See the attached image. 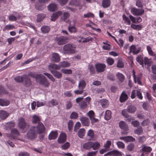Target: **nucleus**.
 Instances as JSON below:
<instances>
[{
  "mask_svg": "<svg viewBox=\"0 0 156 156\" xmlns=\"http://www.w3.org/2000/svg\"><path fill=\"white\" fill-rule=\"evenodd\" d=\"M30 76L33 78H35L37 82H38L41 84L43 85L45 87H48L49 83L45 76L42 74H35L31 73Z\"/></svg>",
  "mask_w": 156,
  "mask_h": 156,
  "instance_id": "obj_1",
  "label": "nucleus"
},
{
  "mask_svg": "<svg viewBox=\"0 0 156 156\" xmlns=\"http://www.w3.org/2000/svg\"><path fill=\"white\" fill-rule=\"evenodd\" d=\"M100 146V144L98 142L89 141L84 144L83 148L86 150H90L92 148L93 150H98Z\"/></svg>",
  "mask_w": 156,
  "mask_h": 156,
  "instance_id": "obj_2",
  "label": "nucleus"
},
{
  "mask_svg": "<svg viewBox=\"0 0 156 156\" xmlns=\"http://www.w3.org/2000/svg\"><path fill=\"white\" fill-rule=\"evenodd\" d=\"M63 51L66 54H75L76 51V46L70 44H66L63 47Z\"/></svg>",
  "mask_w": 156,
  "mask_h": 156,
  "instance_id": "obj_3",
  "label": "nucleus"
},
{
  "mask_svg": "<svg viewBox=\"0 0 156 156\" xmlns=\"http://www.w3.org/2000/svg\"><path fill=\"white\" fill-rule=\"evenodd\" d=\"M14 80L17 82L21 83L24 82L27 86H30L31 83L30 79L28 76L23 75L22 76H17L15 77Z\"/></svg>",
  "mask_w": 156,
  "mask_h": 156,
  "instance_id": "obj_4",
  "label": "nucleus"
},
{
  "mask_svg": "<svg viewBox=\"0 0 156 156\" xmlns=\"http://www.w3.org/2000/svg\"><path fill=\"white\" fill-rule=\"evenodd\" d=\"M68 38L67 37L63 36L57 37L55 41L59 45H62L65 44L67 42Z\"/></svg>",
  "mask_w": 156,
  "mask_h": 156,
  "instance_id": "obj_5",
  "label": "nucleus"
},
{
  "mask_svg": "<svg viewBox=\"0 0 156 156\" xmlns=\"http://www.w3.org/2000/svg\"><path fill=\"white\" fill-rule=\"evenodd\" d=\"M131 12L133 15L140 16L144 14V11L143 9H138L135 7H132L130 9Z\"/></svg>",
  "mask_w": 156,
  "mask_h": 156,
  "instance_id": "obj_6",
  "label": "nucleus"
},
{
  "mask_svg": "<svg viewBox=\"0 0 156 156\" xmlns=\"http://www.w3.org/2000/svg\"><path fill=\"white\" fill-rule=\"evenodd\" d=\"M18 126L20 129L22 130L27 129L29 127V125L27 124L23 118H20L19 119Z\"/></svg>",
  "mask_w": 156,
  "mask_h": 156,
  "instance_id": "obj_7",
  "label": "nucleus"
},
{
  "mask_svg": "<svg viewBox=\"0 0 156 156\" xmlns=\"http://www.w3.org/2000/svg\"><path fill=\"white\" fill-rule=\"evenodd\" d=\"M49 0H39L38 3L37 4L35 5L37 9L39 10H43L45 7V5L44 4L47 2Z\"/></svg>",
  "mask_w": 156,
  "mask_h": 156,
  "instance_id": "obj_8",
  "label": "nucleus"
},
{
  "mask_svg": "<svg viewBox=\"0 0 156 156\" xmlns=\"http://www.w3.org/2000/svg\"><path fill=\"white\" fill-rule=\"evenodd\" d=\"M95 66L97 72L98 73L104 72L106 68L105 64L98 63L95 64Z\"/></svg>",
  "mask_w": 156,
  "mask_h": 156,
  "instance_id": "obj_9",
  "label": "nucleus"
},
{
  "mask_svg": "<svg viewBox=\"0 0 156 156\" xmlns=\"http://www.w3.org/2000/svg\"><path fill=\"white\" fill-rule=\"evenodd\" d=\"M136 95L138 98L140 99H142L143 98V96L140 91L139 90H135L132 91L131 95V98L132 99L134 98Z\"/></svg>",
  "mask_w": 156,
  "mask_h": 156,
  "instance_id": "obj_10",
  "label": "nucleus"
},
{
  "mask_svg": "<svg viewBox=\"0 0 156 156\" xmlns=\"http://www.w3.org/2000/svg\"><path fill=\"white\" fill-rule=\"evenodd\" d=\"M133 77L135 83H137L139 84L142 85V83L141 82V75L140 74L136 76L135 74V72L134 70H133Z\"/></svg>",
  "mask_w": 156,
  "mask_h": 156,
  "instance_id": "obj_11",
  "label": "nucleus"
},
{
  "mask_svg": "<svg viewBox=\"0 0 156 156\" xmlns=\"http://www.w3.org/2000/svg\"><path fill=\"white\" fill-rule=\"evenodd\" d=\"M140 49L141 48L140 47L132 45L130 47L129 53L132 52L133 54H137L140 52Z\"/></svg>",
  "mask_w": 156,
  "mask_h": 156,
  "instance_id": "obj_12",
  "label": "nucleus"
},
{
  "mask_svg": "<svg viewBox=\"0 0 156 156\" xmlns=\"http://www.w3.org/2000/svg\"><path fill=\"white\" fill-rule=\"evenodd\" d=\"M36 129V132L38 133H41L44 132L45 129L44 125L41 122L38 123Z\"/></svg>",
  "mask_w": 156,
  "mask_h": 156,
  "instance_id": "obj_13",
  "label": "nucleus"
},
{
  "mask_svg": "<svg viewBox=\"0 0 156 156\" xmlns=\"http://www.w3.org/2000/svg\"><path fill=\"white\" fill-rule=\"evenodd\" d=\"M87 115L90 118L91 120V122L92 123L97 122L98 121V119L95 118L94 113L93 111H90L87 113Z\"/></svg>",
  "mask_w": 156,
  "mask_h": 156,
  "instance_id": "obj_14",
  "label": "nucleus"
},
{
  "mask_svg": "<svg viewBox=\"0 0 156 156\" xmlns=\"http://www.w3.org/2000/svg\"><path fill=\"white\" fill-rule=\"evenodd\" d=\"M108 155H114V156H121L122 155L121 152L113 150L112 151H109L105 154V156Z\"/></svg>",
  "mask_w": 156,
  "mask_h": 156,
  "instance_id": "obj_15",
  "label": "nucleus"
},
{
  "mask_svg": "<svg viewBox=\"0 0 156 156\" xmlns=\"http://www.w3.org/2000/svg\"><path fill=\"white\" fill-rule=\"evenodd\" d=\"M51 60L52 62L58 63L60 60V57L58 53H53L52 54Z\"/></svg>",
  "mask_w": 156,
  "mask_h": 156,
  "instance_id": "obj_16",
  "label": "nucleus"
},
{
  "mask_svg": "<svg viewBox=\"0 0 156 156\" xmlns=\"http://www.w3.org/2000/svg\"><path fill=\"white\" fill-rule=\"evenodd\" d=\"M80 120L83 126H89L90 122L87 118L83 116H82L80 118Z\"/></svg>",
  "mask_w": 156,
  "mask_h": 156,
  "instance_id": "obj_17",
  "label": "nucleus"
},
{
  "mask_svg": "<svg viewBox=\"0 0 156 156\" xmlns=\"http://www.w3.org/2000/svg\"><path fill=\"white\" fill-rule=\"evenodd\" d=\"M119 127L124 131H127L128 130V127L127 124L124 121H121L119 123Z\"/></svg>",
  "mask_w": 156,
  "mask_h": 156,
  "instance_id": "obj_18",
  "label": "nucleus"
},
{
  "mask_svg": "<svg viewBox=\"0 0 156 156\" xmlns=\"http://www.w3.org/2000/svg\"><path fill=\"white\" fill-rule=\"evenodd\" d=\"M48 69L50 71L51 73V71H55L54 70H59L60 67L59 64L57 65L54 64H50L48 66Z\"/></svg>",
  "mask_w": 156,
  "mask_h": 156,
  "instance_id": "obj_19",
  "label": "nucleus"
},
{
  "mask_svg": "<svg viewBox=\"0 0 156 156\" xmlns=\"http://www.w3.org/2000/svg\"><path fill=\"white\" fill-rule=\"evenodd\" d=\"M57 8V5L54 3H51L48 6V9L50 12H53L56 10Z\"/></svg>",
  "mask_w": 156,
  "mask_h": 156,
  "instance_id": "obj_20",
  "label": "nucleus"
},
{
  "mask_svg": "<svg viewBox=\"0 0 156 156\" xmlns=\"http://www.w3.org/2000/svg\"><path fill=\"white\" fill-rule=\"evenodd\" d=\"M62 13L61 11H58L54 13L51 17V20L52 21H55Z\"/></svg>",
  "mask_w": 156,
  "mask_h": 156,
  "instance_id": "obj_21",
  "label": "nucleus"
},
{
  "mask_svg": "<svg viewBox=\"0 0 156 156\" xmlns=\"http://www.w3.org/2000/svg\"><path fill=\"white\" fill-rule=\"evenodd\" d=\"M12 139H13L14 140L16 139L20 140L22 141H23L25 142H27V141H25V140L23 139H20V138H17V137H12V138H11L10 140H9L8 141H7V144L12 147H13L14 146V143L11 141V140Z\"/></svg>",
  "mask_w": 156,
  "mask_h": 156,
  "instance_id": "obj_22",
  "label": "nucleus"
},
{
  "mask_svg": "<svg viewBox=\"0 0 156 156\" xmlns=\"http://www.w3.org/2000/svg\"><path fill=\"white\" fill-rule=\"evenodd\" d=\"M142 148L141 151L142 152H145L148 154L151 152L152 150V148L150 147H147L145 145L142 146Z\"/></svg>",
  "mask_w": 156,
  "mask_h": 156,
  "instance_id": "obj_23",
  "label": "nucleus"
},
{
  "mask_svg": "<svg viewBox=\"0 0 156 156\" xmlns=\"http://www.w3.org/2000/svg\"><path fill=\"white\" fill-rule=\"evenodd\" d=\"M86 83L83 80H80L79 83L78 88L79 89L84 90L86 86Z\"/></svg>",
  "mask_w": 156,
  "mask_h": 156,
  "instance_id": "obj_24",
  "label": "nucleus"
},
{
  "mask_svg": "<svg viewBox=\"0 0 156 156\" xmlns=\"http://www.w3.org/2000/svg\"><path fill=\"white\" fill-rule=\"evenodd\" d=\"M9 114L6 111H0V118L2 119H5L9 116Z\"/></svg>",
  "mask_w": 156,
  "mask_h": 156,
  "instance_id": "obj_25",
  "label": "nucleus"
},
{
  "mask_svg": "<svg viewBox=\"0 0 156 156\" xmlns=\"http://www.w3.org/2000/svg\"><path fill=\"white\" fill-rule=\"evenodd\" d=\"M128 95L125 92H123L120 98V101L121 102H123L128 99Z\"/></svg>",
  "mask_w": 156,
  "mask_h": 156,
  "instance_id": "obj_26",
  "label": "nucleus"
},
{
  "mask_svg": "<svg viewBox=\"0 0 156 156\" xmlns=\"http://www.w3.org/2000/svg\"><path fill=\"white\" fill-rule=\"evenodd\" d=\"M59 66L60 69L61 68H65L69 67L70 66V63L67 61H63L59 63Z\"/></svg>",
  "mask_w": 156,
  "mask_h": 156,
  "instance_id": "obj_27",
  "label": "nucleus"
},
{
  "mask_svg": "<svg viewBox=\"0 0 156 156\" xmlns=\"http://www.w3.org/2000/svg\"><path fill=\"white\" fill-rule=\"evenodd\" d=\"M53 76L58 79L61 78L62 76V74L57 71H51V73Z\"/></svg>",
  "mask_w": 156,
  "mask_h": 156,
  "instance_id": "obj_28",
  "label": "nucleus"
},
{
  "mask_svg": "<svg viewBox=\"0 0 156 156\" xmlns=\"http://www.w3.org/2000/svg\"><path fill=\"white\" fill-rule=\"evenodd\" d=\"M101 105L103 108H106L108 105V101L105 99H103L100 100Z\"/></svg>",
  "mask_w": 156,
  "mask_h": 156,
  "instance_id": "obj_29",
  "label": "nucleus"
},
{
  "mask_svg": "<svg viewBox=\"0 0 156 156\" xmlns=\"http://www.w3.org/2000/svg\"><path fill=\"white\" fill-rule=\"evenodd\" d=\"M111 4L110 0H103L102 2V6L104 8H107L109 7Z\"/></svg>",
  "mask_w": 156,
  "mask_h": 156,
  "instance_id": "obj_30",
  "label": "nucleus"
},
{
  "mask_svg": "<svg viewBox=\"0 0 156 156\" xmlns=\"http://www.w3.org/2000/svg\"><path fill=\"white\" fill-rule=\"evenodd\" d=\"M120 139L123 140L126 142H133L135 140V139L133 137H120Z\"/></svg>",
  "mask_w": 156,
  "mask_h": 156,
  "instance_id": "obj_31",
  "label": "nucleus"
},
{
  "mask_svg": "<svg viewBox=\"0 0 156 156\" xmlns=\"http://www.w3.org/2000/svg\"><path fill=\"white\" fill-rule=\"evenodd\" d=\"M136 108L135 106L133 105L129 106L127 108V111L130 113H134L136 110Z\"/></svg>",
  "mask_w": 156,
  "mask_h": 156,
  "instance_id": "obj_32",
  "label": "nucleus"
},
{
  "mask_svg": "<svg viewBox=\"0 0 156 156\" xmlns=\"http://www.w3.org/2000/svg\"><path fill=\"white\" fill-rule=\"evenodd\" d=\"M111 112L109 110H107L105 112L104 118L107 120H109L111 118Z\"/></svg>",
  "mask_w": 156,
  "mask_h": 156,
  "instance_id": "obj_33",
  "label": "nucleus"
},
{
  "mask_svg": "<svg viewBox=\"0 0 156 156\" xmlns=\"http://www.w3.org/2000/svg\"><path fill=\"white\" fill-rule=\"evenodd\" d=\"M20 16L18 15L16 16H14L13 15H11L9 16V20L12 21H16L17 20L19 19L20 18Z\"/></svg>",
  "mask_w": 156,
  "mask_h": 156,
  "instance_id": "obj_34",
  "label": "nucleus"
},
{
  "mask_svg": "<svg viewBox=\"0 0 156 156\" xmlns=\"http://www.w3.org/2000/svg\"><path fill=\"white\" fill-rule=\"evenodd\" d=\"M9 101L6 100L0 99V105L3 106H7L9 105Z\"/></svg>",
  "mask_w": 156,
  "mask_h": 156,
  "instance_id": "obj_35",
  "label": "nucleus"
},
{
  "mask_svg": "<svg viewBox=\"0 0 156 156\" xmlns=\"http://www.w3.org/2000/svg\"><path fill=\"white\" fill-rule=\"evenodd\" d=\"M116 75L117 78L121 82H123L124 80L125 76L122 74L118 73H117Z\"/></svg>",
  "mask_w": 156,
  "mask_h": 156,
  "instance_id": "obj_36",
  "label": "nucleus"
},
{
  "mask_svg": "<svg viewBox=\"0 0 156 156\" xmlns=\"http://www.w3.org/2000/svg\"><path fill=\"white\" fill-rule=\"evenodd\" d=\"M50 28L49 26H43L41 28V30L43 33H47L50 30Z\"/></svg>",
  "mask_w": 156,
  "mask_h": 156,
  "instance_id": "obj_37",
  "label": "nucleus"
},
{
  "mask_svg": "<svg viewBox=\"0 0 156 156\" xmlns=\"http://www.w3.org/2000/svg\"><path fill=\"white\" fill-rule=\"evenodd\" d=\"M46 15L44 14H40L37 15V21L40 22L45 18Z\"/></svg>",
  "mask_w": 156,
  "mask_h": 156,
  "instance_id": "obj_38",
  "label": "nucleus"
},
{
  "mask_svg": "<svg viewBox=\"0 0 156 156\" xmlns=\"http://www.w3.org/2000/svg\"><path fill=\"white\" fill-rule=\"evenodd\" d=\"M131 27L134 29L138 30H140L142 27L141 25H135L133 23L131 24Z\"/></svg>",
  "mask_w": 156,
  "mask_h": 156,
  "instance_id": "obj_39",
  "label": "nucleus"
},
{
  "mask_svg": "<svg viewBox=\"0 0 156 156\" xmlns=\"http://www.w3.org/2000/svg\"><path fill=\"white\" fill-rule=\"evenodd\" d=\"M40 121V118L39 117L36 115H34L33 116L32 122L34 123H36Z\"/></svg>",
  "mask_w": 156,
  "mask_h": 156,
  "instance_id": "obj_40",
  "label": "nucleus"
},
{
  "mask_svg": "<svg viewBox=\"0 0 156 156\" xmlns=\"http://www.w3.org/2000/svg\"><path fill=\"white\" fill-rule=\"evenodd\" d=\"M136 60L137 62L142 66L144 65V60L143 58L140 55H139L136 58Z\"/></svg>",
  "mask_w": 156,
  "mask_h": 156,
  "instance_id": "obj_41",
  "label": "nucleus"
},
{
  "mask_svg": "<svg viewBox=\"0 0 156 156\" xmlns=\"http://www.w3.org/2000/svg\"><path fill=\"white\" fill-rule=\"evenodd\" d=\"M85 133V131L84 129L81 128L78 131V134L79 136H83Z\"/></svg>",
  "mask_w": 156,
  "mask_h": 156,
  "instance_id": "obj_42",
  "label": "nucleus"
},
{
  "mask_svg": "<svg viewBox=\"0 0 156 156\" xmlns=\"http://www.w3.org/2000/svg\"><path fill=\"white\" fill-rule=\"evenodd\" d=\"M122 18L123 20L125 21V23L127 25H130L131 23V21L129 19L126 17L125 15H122Z\"/></svg>",
  "mask_w": 156,
  "mask_h": 156,
  "instance_id": "obj_43",
  "label": "nucleus"
},
{
  "mask_svg": "<svg viewBox=\"0 0 156 156\" xmlns=\"http://www.w3.org/2000/svg\"><path fill=\"white\" fill-rule=\"evenodd\" d=\"M69 31L71 33H75L77 31V29L74 26H71L70 24V26L68 28Z\"/></svg>",
  "mask_w": 156,
  "mask_h": 156,
  "instance_id": "obj_44",
  "label": "nucleus"
},
{
  "mask_svg": "<svg viewBox=\"0 0 156 156\" xmlns=\"http://www.w3.org/2000/svg\"><path fill=\"white\" fill-rule=\"evenodd\" d=\"M61 71L63 73L66 74H70L72 73V71L70 69H63Z\"/></svg>",
  "mask_w": 156,
  "mask_h": 156,
  "instance_id": "obj_45",
  "label": "nucleus"
},
{
  "mask_svg": "<svg viewBox=\"0 0 156 156\" xmlns=\"http://www.w3.org/2000/svg\"><path fill=\"white\" fill-rule=\"evenodd\" d=\"M79 105L81 108L84 109L87 107V105L85 102L83 101H81L80 103H79Z\"/></svg>",
  "mask_w": 156,
  "mask_h": 156,
  "instance_id": "obj_46",
  "label": "nucleus"
},
{
  "mask_svg": "<svg viewBox=\"0 0 156 156\" xmlns=\"http://www.w3.org/2000/svg\"><path fill=\"white\" fill-rule=\"evenodd\" d=\"M147 49L149 55L152 56H154L155 55L154 53L152 51L151 47L150 46H147Z\"/></svg>",
  "mask_w": 156,
  "mask_h": 156,
  "instance_id": "obj_47",
  "label": "nucleus"
},
{
  "mask_svg": "<svg viewBox=\"0 0 156 156\" xmlns=\"http://www.w3.org/2000/svg\"><path fill=\"white\" fill-rule=\"evenodd\" d=\"M143 129L142 127L141 126H139L138 129H136L134 130V133L137 134H141L143 133Z\"/></svg>",
  "mask_w": 156,
  "mask_h": 156,
  "instance_id": "obj_48",
  "label": "nucleus"
},
{
  "mask_svg": "<svg viewBox=\"0 0 156 156\" xmlns=\"http://www.w3.org/2000/svg\"><path fill=\"white\" fill-rule=\"evenodd\" d=\"M44 74L49 79H50L52 82L55 81V79L51 74L48 73H44Z\"/></svg>",
  "mask_w": 156,
  "mask_h": 156,
  "instance_id": "obj_49",
  "label": "nucleus"
},
{
  "mask_svg": "<svg viewBox=\"0 0 156 156\" xmlns=\"http://www.w3.org/2000/svg\"><path fill=\"white\" fill-rule=\"evenodd\" d=\"M78 114L75 112H73L70 115V118L71 119H76L78 118Z\"/></svg>",
  "mask_w": 156,
  "mask_h": 156,
  "instance_id": "obj_50",
  "label": "nucleus"
},
{
  "mask_svg": "<svg viewBox=\"0 0 156 156\" xmlns=\"http://www.w3.org/2000/svg\"><path fill=\"white\" fill-rule=\"evenodd\" d=\"M66 137H59L58 139V142L59 144H62L65 142L66 140Z\"/></svg>",
  "mask_w": 156,
  "mask_h": 156,
  "instance_id": "obj_51",
  "label": "nucleus"
},
{
  "mask_svg": "<svg viewBox=\"0 0 156 156\" xmlns=\"http://www.w3.org/2000/svg\"><path fill=\"white\" fill-rule=\"evenodd\" d=\"M58 133L57 130H53L51 131L49 135L48 136H57Z\"/></svg>",
  "mask_w": 156,
  "mask_h": 156,
  "instance_id": "obj_52",
  "label": "nucleus"
},
{
  "mask_svg": "<svg viewBox=\"0 0 156 156\" xmlns=\"http://www.w3.org/2000/svg\"><path fill=\"white\" fill-rule=\"evenodd\" d=\"M73 123L72 120H69L68 123V127L69 130L70 131L72 130L73 128Z\"/></svg>",
  "mask_w": 156,
  "mask_h": 156,
  "instance_id": "obj_53",
  "label": "nucleus"
},
{
  "mask_svg": "<svg viewBox=\"0 0 156 156\" xmlns=\"http://www.w3.org/2000/svg\"><path fill=\"white\" fill-rule=\"evenodd\" d=\"M116 144L118 147L119 148L123 149L125 147L124 144L122 142L118 141L117 142Z\"/></svg>",
  "mask_w": 156,
  "mask_h": 156,
  "instance_id": "obj_54",
  "label": "nucleus"
},
{
  "mask_svg": "<svg viewBox=\"0 0 156 156\" xmlns=\"http://www.w3.org/2000/svg\"><path fill=\"white\" fill-rule=\"evenodd\" d=\"M66 109H70L72 106V102L69 101H67L66 102Z\"/></svg>",
  "mask_w": 156,
  "mask_h": 156,
  "instance_id": "obj_55",
  "label": "nucleus"
},
{
  "mask_svg": "<svg viewBox=\"0 0 156 156\" xmlns=\"http://www.w3.org/2000/svg\"><path fill=\"white\" fill-rule=\"evenodd\" d=\"M111 145V142L110 141H107L106 143L104 144V147L109 150V148Z\"/></svg>",
  "mask_w": 156,
  "mask_h": 156,
  "instance_id": "obj_56",
  "label": "nucleus"
},
{
  "mask_svg": "<svg viewBox=\"0 0 156 156\" xmlns=\"http://www.w3.org/2000/svg\"><path fill=\"white\" fill-rule=\"evenodd\" d=\"M69 14L68 12H64L63 13L64 20L66 22L68 21L67 19L69 16Z\"/></svg>",
  "mask_w": 156,
  "mask_h": 156,
  "instance_id": "obj_57",
  "label": "nucleus"
},
{
  "mask_svg": "<svg viewBox=\"0 0 156 156\" xmlns=\"http://www.w3.org/2000/svg\"><path fill=\"white\" fill-rule=\"evenodd\" d=\"M15 28V26L12 24L8 25L5 27V29L7 30H12Z\"/></svg>",
  "mask_w": 156,
  "mask_h": 156,
  "instance_id": "obj_58",
  "label": "nucleus"
},
{
  "mask_svg": "<svg viewBox=\"0 0 156 156\" xmlns=\"http://www.w3.org/2000/svg\"><path fill=\"white\" fill-rule=\"evenodd\" d=\"M81 126V124L80 122H77L75 125L74 131L76 132L78 129Z\"/></svg>",
  "mask_w": 156,
  "mask_h": 156,
  "instance_id": "obj_59",
  "label": "nucleus"
},
{
  "mask_svg": "<svg viewBox=\"0 0 156 156\" xmlns=\"http://www.w3.org/2000/svg\"><path fill=\"white\" fill-rule=\"evenodd\" d=\"M107 62L108 65H112L114 62V60L112 58H108L106 60Z\"/></svg>",
  "mask_w": 156,
  "mask_h": 156,
  "instance_id": "obj_60",
  "label": "nucleus"
},
{
  "mask_svg": "<svg viewBox=\"0 0 156 156\" xmlns=\"http://www.w3.org/2000/svg\"><path fill=\"white\" fill-rule=\"evenodd\" d=\"M70 145L69 143L67 142L62 146V149L66 150L69 147Z\"/></svg>",
  "mask_w": 156,
  "mask_h": 156,
  "instance_id": "obj_61",
  "label": "nucleus"
},
{
  "mask_svg": "<svg viewBox=\"0 0 156 156\" xmlns=\"http://www.w3.org/2000/svg\"><path fill=\"white\" fill-rule=\"evenodd\" d=\"M134 144L133 143H131L127 146V148L128 151H131L134 148Z\"/></svg>",
  "mask_w": 156,
  "mask_h": 156,
  "instance_id": "obj_62",
  "label": "nucleus"
},
{
  "mask_svg": "<svg viewBox=\"0 0 156 156\" xmlns=\"http://www.w3.org/2000/svg\"><path fill=\"white\" fill-rule=\"evenodd\" d=\"M19 156H30V154L27 152H21L19 153Z\"/></svg>",
  "mask_w": 156,
  "mask_h": 156,
  "instance_id": "obj_63",
  "label": "nucleus"
},
{
  "mask_svg": "<svg viewBox=\"0 0 156 156\" xmlns=\"http://www.w3.org/2000/svg\"><path fill=\"white\" fill-rule=\"evenodd\" d=\"M98 152V151H97L94 152H88L87 154V156H95Z\"/></svg>",
  "mask_w": 156,
  "mask_h": 156,
  "instance_id": "obj_64",
  "label": "nucleus"
}]
</instances>
